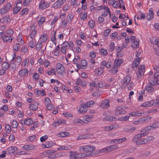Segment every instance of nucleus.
I'll return each mask as SVG.
<instances>
[{"label": "nucleus", "mask_w": 159, "mask_h": 159, "mask_svg": "<svg viewBox=\"0 0 159 159\" xmlns=\"http://www.w3.org/2000/svg\"><path fill=\"white\" fill-rule=\"evenodd\" d=\"M131 78L129 76L125 77L123 81L121 87L127 88L129 90H131L133 89L134 83L131 81Z\"/></svg>", "instance_id": "f257e3e1"}, {"label": "nucleus", "mask_w": 159, "mask_h": 159, "mask_svg": "<svg viewBox=\"0 0 159 159\" xmlns=\"http://www.w3.org/2000/svg\"><path fill=\"white\" fill-rule=\"evenodd\" d=\"M93 116L87 115L82 119H75L74 120V122L75 123H79L82 124H87L89 122L92 121Z\"/></svg>", "instance_id": "f03ea898"}, {"label": "nucleus", "mask_w": 159, "mask_h": 159, "mask_svg": "<svg viewBox=\"0 0 159 159\" xmlns=\"http://www.w3.org/2000/svg\"><path fill=\"white\" fill-rule=\"evenodd\" d=\"M147 134L146 133L139 134L136 135L133 139L132 141L136 145H141L143 144V138H141Z\"/></svg>", "instance_id": "7ed1b4c3"}, {"label": "nucleus", "mask_w": 159, "mask_h": 159, "mask_svg": "<svg viewBox=\"0 0 159 159\" xmlns=\"http://www.w3.org/2000/svg\"><path fill=\"white\" fill-rule=\"evenodd\" d=\"M80 151L81 152L84 151L87 153L85 154L88 155L87 156H89L90 155H92L91 153L95 150V147L93 146H89L86 145L84 146H81L80 147Z\"/></svg>", "instance_id": "20e7f679"}, {"label": "nucleus", "mask_w": 159, "mask_h": 159, "mask_svg": "<svg viewBox=\"0 0 159 159\" xmlns=\"http://www.w3.org/2000/svg\"><path fill=\"white\" fill-rule=\"evenodd\" d=\"M88 155L85 154L84 153H80L77 152H70V157L72 159H75L87 157Z\"/></svg>", "instance_id": "39448f33"}, {"label": "nucleus", "mask_w": 159, "mask_h": 159, "mask_svg": "<svg viewBox=\"0 0 159 159\" xmlns=\"http://www.w3.org/2000/svg\"><path fill=\"white\" fill-rule=\"evenodd\" d=\"M11 57H12V58L11 59H10L11 61H12L13 60H14L15 63L14 64V63H13V67H15L16 68V66H19L20 64L21 63L22 61V58H21L19 56H17L16 57V54H13L11 55Z\"/></svg>", "instance_id": "423d86ee"}, {"label": "nucleus", "mask_w": 159, "mask_h": 159, "mask_svg": "<svg viewBox=\"0 0 159 159\" xmlns=\"http://www.w3.org/2000/svg\"><path fill=\"white\" fill-rule=\"evenodd\" d=\"M11 4L10 2H7L4 7L1 9L0 13L2 15H4L9 11L11 7Z\"/></svg>", "instance_id": "0eeeda50"}, {"label": "nucleus", "mask_w": 159, "mask_h": 159, "mask_svg": "<svg viewBox=\"0 0 159 159\" xmlns=\"http://www.w3.org/2000/svg\"><path fill=\"white\" fill-rule=\"evenodd\" d=\"M36 27L34 25H32L30 27V38H35L36 35L38 33L37 30L36 29Z\"/></svg>", "instance_id": "6e6552de"}, {"label": "nucleus", "mask_w": 159, "mask_h": 159, "mask_svg": "<svg viewBox=\"0 0 159 159\" xmlns=\"http://www.w3.org/2000/svg\"><path fill=\"white\" fill-rule=\"evenodd\" d=\"M65 69L63 65L61 63H57L56 65V71L59 74H63L65 71Z\"/></svg>", "instance_id": "1a4fd4ad"}, {"label": "nucleus", "mask_w": 159, "mask_h": 159, "mask_svg": "<svg viewBox=\"0 0 159 159\" xmlns=\"http://www.w3.org/2000/svg\"><path fill=\"white\" fill-rule=\"evenodd\" d=\"M145 67L144 65H140L139 66V70L136 73V75L139 78L144 75Z\"/></svg>", "instance_id": "9d476101"}, {"label": "nucleus", "mask_w": 159, "mask_h": 159, "mask_svg": "<svg viewBox=\"0 0 159 159\" xmlns=\"http://www.w3.org/2000/svg\"><path fill=\"white\" fill-rule=\"evenodd\" d=\"M29 45L31 48H34L36 45V40L35 38H30L28 36L27 37Z\"/></svg>", "instance_id": "9b49d317"}, {"label": "nucleus", "mask_w": 159, "mask_h": 159, "mask_svg": "<svg viewBox=\"0 0 159 159\" xmlns=\"http://www.w3.org/2000/svg\"><path fill=\"white\" fill-rule=\"evenodd\" d=\"M49 4L48 3L46 2L44 0H42L39 3V7L41 10L44 9L48 7Z\"/></svg>", "instance_id": "f8f14e48"}, {"label": "nucleus", "mask_w": 159, "mask_h": 159, "mask_svg": "<svg viewBox=\"0 0 159 159\" xmlns=\"http://www.w3.org/2000/svg\"><path fill=\"white\" fill-rule=\"evenodd\" d=\"M20 122L22 125L24 124L28 126H30L32 124L33 121L31 119L28 118L24 120H20Z\"/></svg>", "instance_id": "ddd939ff"}, {"label": "nucleus", "mask_w": 159, "mask_h": 159, "mask_svg": "<svg viewBox=\"0 0 159 159\" xmlns=\"http://www.w3.org/2000/svg\"><path fill=\"white\" fill-rule=\"evenodd\" d=\"M66 0H58L53 5L55 8H58L65 2Z\"/></svg>", "instance_id": "4468645a"}, {"label": "nucleus", "mask_w": 159, "mask_h": 159, "mask_svg": "<svg viewBox=\"0 0 159 159\" xmlns=\"http://www.w3.org/2000/svg\"><path fill=\"white\" fill-rule=\"evenodd\" d=\"M154 17V14L153 11V9L151 8L149 9L148 13L147 14L146 18L148 20H152Z\"/></svg>", "instance_id": "2eb2a0df"}, {"label": "nucleus", "mask_w": 159, "mask_h": 159, "mask_svg": "<svg viewBox=\"0 0 159 159\" xmlns=\"http://www.w3.org/2000/svg\"><path fill=\"white\" fill-rule=\"evenodd\" d=\"M68 46L70 47V49L72 51H73V48L74 47V44L73 43L70 41L69 43L67 42H64L62 43V47L66 48Z\"/></svg>", "instance_id": "dca6fc26"}, {"label": "nucleus", "mask_w": 159, "mask_h": 159, "mask_svg": "<svg viewBox=\"0 0 159 159\" xmlns=\"http://www.w3.org/2000/svg\"><path fill=\"white\" fill-rule=\"evenodd\" d=\"M17 150V148L16 147H11L7 148L5 152L7 154H11L14 153L15 151Z\"/></svg>", "instance_id": "f3484780"}, {"label": "nucleus", "mask_w": 159, "mask_h": 159, "mask_svg": "<svg viewBox=\"0 0 159 159\" xmlns=\"http://www.w3.org/2000/svg\"><path fill=\"white\" fill-rule=\"evenodd\" d=\"M109 101L108 99H106L102 101L100 105V107L102 108H106L108 107L109 105Z\"/></svg>", "instance_id": "a211bd4d"}, {"label": "nucleus", "mask_w": 159, "mask_h": 159, "mask_svg": "<svg viewBox=\"0 0 159 159\" xmlns=\"http://www.w3.org/2000/svg\"><path fill=\"white\" fill-rule=\"evenodd\" d=\"M149 82L152 86H154L156 84H159V78H156L153 77L149 80Z\"/></svg>", "instance_id": "6ab92c4d"}, {"label": "nucleus", "mask_w": 159, "mask_h": 159, "mask_svg": "<svg viewBox=\"0 0 159 159\" xmlns=\"http://www.w3.org/2000/svg\"><path fill=\"white\" fill-rule=\"evenodd\" d=\"M2 39L4 42L6 43H10L11 42L12 40L11 36L5 34L3 37Z\"/></svg>", "instance_id": "aec40b11"}, {"label": "nucleus", "mask_w": 159, "mask_h": 159, "mask_svg": "<svg viewBox=\"0 0 159 159\" xmlns=\"http://www.w3.org/2000/svg\"><path fill=\"white\" fill-rule=\"evenodd\" d=\"M154 139V137L152 136H147L145 138H143V144L144 143H146L152 140H153Z\"/></svg>", "instance_id": "412c9836"}, {"label": "nucleus", "mask_w": 159, "mask_h": 159, "mask_svg": "<svg viewBox=\"0 0 159 159\" xmlns=\"http://www.w3.org/2000/svg\"><path fill=\"white\" fill-rule=\"evenodd\" d=\"M99 87L100 88H104L105 89H107L110 86V85L107 84L105 82L100 81L98 83Z\"/></svg>", "instance_id": "4be33fe9"}, {"label": "nucleus", "mask_w": 159, "mask_h": 159, "mask_svg": "<svg viewBox=\"0 0 159 159\" xmlns=\"http://www.w3.org/2000/svg\"><path fill=\"white\" fill-rule=\"evenodd\" d=\"M10 20V17L8 16H5L0 20V22L4 24L7 23Z\"/></svg>", "instance_id": "5701e85b"}, {"label": "nucleus", "mask_w": 159, "mask_h": 159, "mask_svg": "<svg viewBox=\"0 0 159 159\" xmlns=\"http://www.w3.org/2000/svg\"><path fill=\"white\" fill-rule=\"evenodd\" d=\"M143 113L139 111H133L129 113V115L133 117H139L142 116Z\"/></svg>", "instance_id": "b1692460"}, {"label": "nucleus", "mask_w": 159, "mask_h": 159, "mask_svg": "<svg viewBox=\"0 0 159 159\" xmlns=\"http://www.w3.org/2000/svg\"><path fill=\"white\" fill-rule=\"evenodd\" d=\"M123 62V61L121 59H115L114 61V65L118 67L120 66L121 64H122Z\"/></svg>", "instance_id": "393cba45"}, {"label": "nucleus", "mask_w": 159, "mask_h": 159, "mask_svg": "<svg viewBox=\"0 0 159 159\" xmlns=\"http://www.w3.org/2000/svg\"><path fill=\"white\" fill-rule=\"evenodd\" d=\"M19 74L21 77H24L25 76L26 74L28 75V70L26 69H24L21 70L19 71Z\"/></svg>", "instance_id": "a878e982"}, {"label": "nucleus", "mask_w": 159, "mask_h": 159, "mask_svg": "<svg viewBox=\"0 0 159 159\" xmlns=\"http://www.w3.org/2000/svg\"><path fill=\"white\" fill-rule=\"evenodd\" d=\"M39 104L37 102H34V103H31L30 105V109L33 111H35L38 109V105Z\"/></svg>", "instance_id": "bb28decb"}, {"label": "nucleus", "mask_w": 159, "mask_h": 159, "mask_svg": "<svg viewBox=\"0 0 159 159\" xmlns=\"http://www.w3.org/2000/svg\"><path fill=\"white\" fill-rule=\"evenodd\" d=\"M154 103V101L151 100L149 102H146L141 104V106L145 107H147L152 106Z\"/></svg>", "instance_id": "cd10ccee"}, {"label": "nucleus", "mask_w": 159, "mask_h": 159, "mask_svg": "<svg viewBox=\"0 0 159 159\" xmlns=\"http://www.w3.org/2000/svg\"><path fill=\"white\" fill-rule=\"evenodd\" d=\"M151 119V117L147 116L145 117H143L141 118L139 120V121L140 122H141L143 123H146L150 120Z\"/></svg>", "instance_id": "c85d7f7f"}, {"label": "nucleus", "mask_w": 159, "mask_h": 159, "mask_svg": "<svg viewBox=\"0 0 159 159\" xmlns=\"http://www.w3.org/2000/svg\"><path fill=\"white\" fill-rule=\"evenodd\" d=\"M11 62L10 65L7 62H3L2 64V69L4 71H6L9 68V67L11 65Z\"/></svg>", "instance_id": "c756f323"}, {"label": "nucleus", "mask_w": 159, "mask_h": 159, "mask_svg": "<svg viewBox=\"0 0 159 159\" xmlns=\"http://www.w3.org/2000/svg\"><path fill=\"white\" fill-rule=\"evenodd\" d=\"M146 89L148 93H152L155 90V88L150 85H148L146 86Z\"/></svg>", "instance_id": "7c9ffc66"}, {"label": "nucleus", "mask_w": 159, "mask_h": 159, "mask_svg": "<svg viewBox=\"0 0 159 159\" xmlns=\"http://www.w3.org/2000/svg\"><path fill=\"white\" fill-rule=\"evenodd\" d=\"M118 146L117 145H113L107 147L108 152H111L118 148Z\"/></svg>", "instance_id": "2f4dec72"}, {"label": "nucleus", "mask_w": 159, "mask_h": 159, "mask_svg": "<svg viewBox=\"0 0 159 159\" xmlns=\"http://www.w3.org/2000/svg\"><path fill=\"white\" fill-rule=\"evenodd\" d=\"M23 149L26 150H32L34 148V146L32 145H26L22 147Z\"/></svg>", "instance_id": "473e14b6"}, {"label": "nucleus", "mask_w": 159, "mask_h": 159, "mask_svg": "<svg viewBox=\"0 0 159 159\" xmlns=\"http://www.w3.org/2000/svg\"><path fill=\"white\" fill-rule=\"evenodd\" d=\"M34 91L35 92V93L39 95L44 96L45 95V91L44 90H43L41 91L39 90L35 89Z\"/></svg>", "instance_id": "72a5a7b5"}, {"label": "nucleus", "mask_w": 159, "mask_h": 159, "mask_svg": "<svg viewBox=\"0 0 159 159\" xmlns=\"http://www.w3.org/2000/svg\"><path fill=\"white\" fill-rule=\"evenodd\" d=\"M131 46L134 48H137L139 47V41L137 39L134 40L131 43Z\"/></svg>", "instance_id": "f704fd0d"}, {"label": "nucleus", "mask_w": 159, "mask_h": 159, "mask_svg": "<svg viewBox=\"0 0 159 159\" xmlns=\"http://www.w3.org/2000/svg\"><path fill=\"white\" fill-rule=\"evenodd\" d=\"M77 84L80 85L82 87H85L87 85V82L85 81H82L81 79H79L76 82Z\"/></svg>", "instance_id": "c9c22d12"}, {"label": "nucleus", "mask_w": 159, "mask_h": 159, "mask_svg": "<svg viewBox=\"0 0 159 159\" xmlns=\"http://www.w3.org/2000/svg\"><path fill=\"white\" fill-rule=\"evenodd\" d=\"M139 62L140 61H139V59H138V60H135L132 64V68H133L134 70H135L134 68H136V67L139 65Z\"/></svg>", "instance_id": "e433bc0d"}, {"label": "nucleus", "mask_w": 159, "mask_h": 159, "mask_svg": "<svg viewBox=\"0 0 159 159\" xmlns=\"http://www.w3.org/2000/svg\"><path fill=\"white\" fill-rule=\"evenodd\" d=\"M87 111V109L82 104L80 105V107L79 109V111L81 113H84Z\"/></svg>", "instance_id": "4c0bfd02"}, {"label": "nucleus", "mask_w": 159, "mask_h": 159, "mask_svg": "<svg viewBox=\"0 0 159 159\" xmlns=\"http://www.w3.org/2000/svg\"><path fill=\"white\" fill-rule=\"evenodd\" d=\"M118 68L117 67L115 66L112 69L110 70L109 72L111 73L115 74L118 71Z\"/></svg>", "instance_id": "58836bf2"}, {"label": "nucleus", "mask_w": 159, "mask_h": 159, "mask_svg": "<svg viewBox=\"0 0 159 159\" xmlns=\"http://www.w3.org/2000/svg\"><path fill=\"white\" fill-rule=\"evenodd\" d=\"M96 73L99 76H100L103 73V71L102 67H99L95 70Z\"/></svg>", "instance_id": "ea45409f"}, {"label": "nucleus", "mask_w": 159, "mask_h": 159, "mask_svg": "<svg viewBox=\"0 0 159 159\" xmlns=\"http://www.w3.org/2000/svg\"><path fill=\"white\" fill-rule=\"evenodd\" d=\"M58 20V19L57 17H54V18L52 20V21L50 24L52 26V27H55L56 25V22Z\"/></svg>", "instance_id": "a19ab883"}, {"label": "nucleus", "mask_w": 159, "mask_h": 159, "mask_svg": "<svg viewBox=\"0 0 159 159\" xmlns=\"http://www.w3.org/2000/svg\"><path fill=\"white\" fill-rule=\"evenodd\" d=\"M60 137H64L69 135V133L67 132H62L58 134Z\"/></svg>", "instance_id": "79ce46f5"}, {"label": "nucleus", "mask_w": 159, "mask_h": 159, "mask_svg": "<svg viewBox=\"0 0 159 159\" xmlns=\"http://www.w3.org/2000/svg\"><path fill=\"white\" fill-rule=\"evenodd\" d=\"M48 35L46 34H43L40 37V39L41 40V42H45L47 40Z\"/></svg>", "instance_id": "37998d69"}, {"label": "nucleus", "mask_w": 159, "mask_h": 159, "mask_svg": "<svg viewBox=\"0 0 159 159\" xmlns=\"http://www.w3.org/2000/svg\"><path fill=\"white\" fill-rule=\"evenodd\" d=\"M42 43L41 42H38L36 45V50L39 51L42 48Z\"/></svg>", "instance_id": "c03bdc74"}, {"label": "nucleus", "mask_w": 159, "mask_h": 159, "mask_svg": "<svg viewBox=\"0 0 159 159\" xmlns=\"http://www.w3.org/2000/svg\"><path fill=\"white\" fill-rule=\"evenodd\" d=\"M53 143L52 141L47 142L44 145L45 147L46 148H49L52 147L53 145Z\"/></svg>", "instance_id": "a18cd8bd"}, {"label": "nucleus", "mask_w": 159, "mask_h": 159, "mask_svg": "<svg viewBox=\"0 0 159 159\" xmlns=\"http://www.w3.org/2000/svg\"><path fill=\"white\" fill-rule=\"evenodd\" d=\"M95 25V22L93 20H90L88 22V25L89 27L93 29L94 28Z\"/></svg>", "instance_id": "49530a36"}, {"label": "nucleus", "mask_w": 159, "mask_h": 159, "mask_svg": "<svg viewBox=\"0 0 159 159\" xmlns=\"http://www.w3.org/2000/svg\"><path fill=\"white\" fill-rule=\"evenodd\" d=\"M56 32H54V34L52 37L51 38V40L52 42L56 45L57 44V41L56 38Z\"/></svg>", "instance_id": "de8ad7c7"}, {"label": "nucleus", "mask_w": 159, "mask_h": 159, "mask_svg": "<svg viewBox=\"0 0 159 159\" xmlns=\"http://www.w3.org/2000/svg\"><path fill=\"white\" fill-rule=\"evenodd\" d=\"M18 124L16 120H13L11 124V126L14 128H16L18 126Z\"/></svg>", "instance_id": "09e8293b"}, {"label": "nucleus", "mask_w": 159, "mask_h": 159, "mask_svg": "<svg viewBox=\"0 0 159 159\" xmlns=\"http://www.w3.org/2000/svg\"><path fill=\"white\" fill-rule=\"evenodd\" d=\"M115 48V43L114 42H111L109 45V50L112 52L114 50Z\"/></svg>", "instance_id": "8fccbe9b"}, {"label": "nucleus", "mask_w": 159, "mask_h": 159, "mask_svg": "<svg viewBox=\"0 0 159 159\" xmlns=\"http://www.w3.org/2000/svg\"><path fill=\"white\" fill-rule=\"evenodd\" d=\"M81 64L82 66V69H85L87 66V61L85 60H82Z\"/></svg>", "instance_id": "3c124183"}, {"label": "nucleus", "mask_w": 159, "mask_h": 159, "mask_svg": "<svg viewBox=\"0 0 159 159\" xmlns=\"http://www.w3.org/2000/svg\"><path fill=\"white\" fill-rule=\"evenodd\" d=\"M5 129L7 133H9L11 132V128L9 124H6L5 125Z\"/></svg>", "instance_id": "603ef678"}, {"label": "nucleus", "mask_w": 159, "mask_h": 159, "mask_svg": "<svg viewBox=\"0 0 159 159\" xmlns=\"http://www.w3.org/2000/svg\"><path fill=\"white\" fill-rule=\"evenodd\" d=\"M151 126H148V127L145 128L141 130V132H146L149 130H152V128H151Z\"/></svg>", "instance_id": "864d4df0"}, {"label": "nucleus", "mask_w": 159, "mask_h": 159, "mask_svg": "<svg viewBox=\"0 0 159 159\" xmlns=\"http://www.w3.org/2000/svg\"><path fill=\"white\" fill-rule=\"evenodd\" d=\"M87 138V136L85 134H82L78 136L76 138L77 140H81L84 139H86Z\"/></svg>", "instance_id": "5fc2aeb1"}, {"label": "nucleus", "mask_w": 159, "mask_h": 159, "mask_svg": "<svg viewBox=\"0 0 159 159\" xmlns=\"http://www.w3.org/2000/svg\"><path fill=\"white\" fill-rule=\"evenodd\" d=\"M20 46V44L16 43V44L14 45L13 46L14 50L16 51V52H17L18 51Z\"/></svg>", "instance_id": "6e6d98bb"}, {"label": "nucleus", "mask_w": 159, "mask_h": 159, "mask_svg": "<svg viewBox=\"0 0 159 159\" xmlns=\"http://www.w3.org/2000/svg\"><path fill=\"white\" fill-rule=\"evenodd\" d=\"M13 33L14 32L13 30L11 29H9L7 31L6 34H4L5 35H9L11 36Z\"/></svg>", "instance_id": "4d7b16f0"}, {"label": "nucleus", "mask_w": 159, "mask_h": 159, "mask_svg": "<svg viewBox=\"0 0 159 159\" xmlns=\"http://www.w3.org/2000/svg\"><path fill=\"white\" fill-rule=\"evenodd\" d=\"M111 31V29H107L104 30L103 32V34L105 36H108Z\"/></svg>", "instance_id": "13d9d810"}, {"label": "nucleus", "mask_w": 159, "mask_h": 159, "mask_svg": "<svg viewBox=\"0 0 159 159\" xmlns=\"http://www.w3.org/2000/svg\"><path fill=\"white\" fill-rule=\"evenodd\" d=\"M114 127L113 125H111L110 126H107L105 127L104 129L107 131H110L113 129Z\"/></svg>", "instance_id": "bf43d9fd"}, {"label": "nucleus", "mask_w": 159, "mask_h": 159, "mask_svg": "<svg viewBox=\"0 0 159 159\" xmlns=\"http://www.w3.org/2000/svg\"><path fill=\"white\" fill-rule=\"evenodd\" d=\"M45 104L46 106L51 104V101L49 98H46L44 99Z\"/></svg>", "instance_id": "052dcab7"}, {"label": "nucleus", "mask_w": 159, "mask_h": 159, "mask_svg": "<svg viewBox=\"0 0 159 159\" xmlns=\"http://www.w3.org/2000/svg\"><path fill=\"white\" fill-rule=\"evenodd\" d=\"M32 0H24L23 2V5L24 6H26L29 5L32 2Z\"/></svg>", "instance_id": "680f3d73"}, {"label": "nucleus", "mask_w": 159, "mask_h": 159, "mask_svg": "<svg viewBox=\"0 0 159 159\" xmlns=\"http://www.w3.org/2000/svg\"><path fill=\"white\" fill-rule=\"evenodd\" d=\"M45 18L44 17H41L39 21L38 24L39 25H41L42 24L45 22Z\"/></svg>", "instance_id": "e2e57ef3"}, {"label": "nucleus", "mask_w": 159, "mask_h": 159, "mask_svg": "<svg viewBox=\"0 0 159 159\" xmlns=\"http://www.w3.org/2000/svg\"><path fill=\"white\" fill-rule=\"evenodd\" d=\"M158 39H156L154 38L150 39V41L151 43L153 44H156Z\"/></svg>", "instance_id": "0e129e2a"}, {"label": "nucleus", "mask_w": 159, "mask_h": 159, "mask_svg": "<svg viewBox=\"0 0 159 159\" xmlns=\"http://www.w3.org/2000/svg\"><path fill=\"white\" fill-rule=\"evenodd\" d=\"M60 123H61V121H58L57 122H54L52 124V126L54 127L59 126L60 125Z\"/></svg>", "instance_id": "69168bd1"}, {"label": "nucleus", "mask_w": 159, "mask_h": 159, "mask_svg": "<svg viewBox=\"0 0 159 159\" xmlns=\"http://www.w3.org/2000/svg\"><path fill=\"white\" fill-rule=\"evenodd\" d=\"M101 8H102V10H105L106 11H108L109 14L110 15H111V11H110L109 8H108V7H107L102 6Z\"/></svg>", "instance_id": "338daca9"}, {"label": "nucleus", "mask_w": 159, "mask_h": 159, "mask_svg": "<svg viewBox=\"0 0 159 159\" xmlns=\"http://www.w3.org/2000/svg\"><path fill=\"white\" fill-rule=\"evenodd\" d=\"M28 9L27 8H25L21 11L20 12L21 15H23L24 14H26L28 12Z\"/></svg>", "instance_id": "774afa93"}]
</instances>
